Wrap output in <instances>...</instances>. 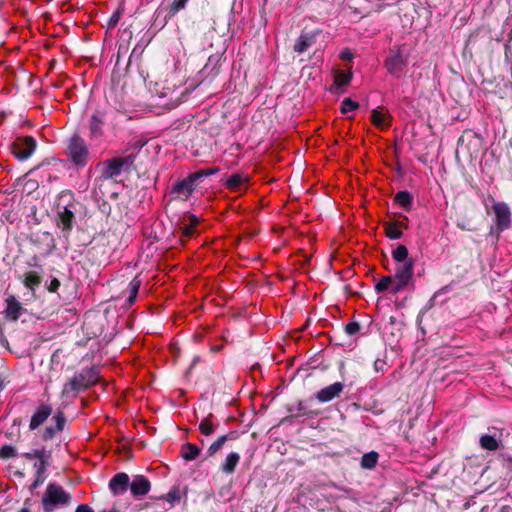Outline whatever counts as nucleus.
<instances>
[{
	"label": "nucleus",
	"instance_id": "1",
	"mask_svg": "<svg viewBox=\"0 0 512 512\" xmlns=\"http://www.w3.org/2000/svg\"><path fill=\"white\" fill-rule=\"evenodd\" d=\"M214 172L215 170L213 169H205L189 174L188 177L177 182L172 187V194H174L177 199L186 200L195 190L200 180L206 176L214 174Z\"/></svg>",
	"mask_w": 512,
	"mask_h": 512
},
{
	"label": "nucleus",
	"instance_id": "2",
	"mask_svg": "<svg viewBox=\"0 0 512 512\" xmlns=\"http://www.w3.org/2000/svg\"><path fill=\"white\" fill-rule=\"evenodd\" d=\"M98 380V376L93 370H84L75 375L69 382H67L62 390L63 398H70L75 396L78 391L94 384Z\"/></svg>",
	"mask_w": 512,
	"mask_h": 512
},
{
	"label": "nucleus",
	"instance_id": "3",
	"mask_svg": "<svg viewBox=\"0 0 512 512\" xmlns=\"http://www.w3.org/2000/svg\"><path fill=\"white\" fill-rule=\"evenodd\" d=\"M69 500L70 496L62 487L55 484H49L42 498L44 512H52L56 505H65Z\"/></svg>",
	"mask_w": 512,
	"mask_h": 512
},
{
	"label": "nucleus",
	"instance_id": "4",
	"mask_svg": "<svg viewBox=\"0 0 512 512\" xmlns=\"http://www.w3.org/2000/svg\"><path fill=\"white\" fill-rule=\"evenodd\" d=\"M413 276V260L398 263L395 269L393 293H397L408 285Z\"/></svg>",
	"mask_w": 512,
	"mask_h": 512
},
{
	"label": "nucleus",
	"instance_id": "5",
	"mask_svg": "<svg viewBox=\"0 0 512 512\" xmlns=\"http://www.w3.org/2000/svg\"><path fill=\"white\" fill-rule=\"evenodd\" d=\"M36 149V141L31 136L18 137L12 144V152L19 160L28 159Z\"/></svg>",
	"mask_w": 512,
	"mask_h": 512
},
{
	"label": "nucleus",
	"instance_id": "6",
	"mask_svg": "<svg viewBox=\"0 0 512 512\" xmlns=\"http://www.w3.org/2000/svg\"><path fill=\"white\" fill-rule=\"evenodd\" d=\"M68 153L76 165H84L88 157V149L83 139L74 136L70 140Z\"/></svg>",
	"mask_w": 512,
	"mask_h": 512
},
{
	"label": "nucleus",
	"instance_id": "7",
	"mask_svg": "<svg viewBox=\"0 0 512 512\" xmlns=\"http://www.w3.org/2000/svg\"><path fill=\"white\" fill-rule=\"evenodd\" d=\"M495 214V223L500 231H503L511 225V211L509 206L504 202H494L492 206Z\"/></svg>",
	"mask_w": 512,
	"mask_h": 512
},
{
	"label": "nucleus",
	"instance_id": "8",
	"mask_svg": "<svg viewBox=\"0 0 512 512\" xmlns=\"http://www.w3.org/2000/svg\"><path fill=\"white\" fill-rule=\"evenodd\" d=\"M130 163H131V161L129 160V158H126V159H122V158L111 159V160L107 161L104 164V167H103V170H102V175L105 178H114V177L118 176L121 173V171H122L124 166H127Z\"/></svg>",
	"mask_w": 512,
	"mask_h": 512
},
{
	"label": "nucleus",
	"instance_id": "9",
	"mask_svg": "<svg viewBox=\"0 0 512 512\" xmlns=\"http://www.w3.org/2000/svg\"><path fill=\"white\" fill-rule=\"evenodd\" d=\"M344 389V385L340 382H335L323 389L319 390L316 394V398L319 402L325 403L338 397Z\"/></svg>",
	"mask_w": 512,
	"mask_h": 512
},
{
	"label": "nucleus",
	"instance_id": "10",
	"mask_svg": "<svg viewBox=\"0 0 512 512\" xmlns=\"http://www.w3.org/2000/svg\"><path fill=\"white\" fill-rule=\"evenodd\" d=\"M129 488L133 496L142 497L150 491L151 483L143 475H136L130 482Z\"/></svg>",
	"mask_w": 512,
	"mask_h": 512
},
{
	"label": "nucleus",
	"instance_id": "11",
	"mask_svg": "<svg viewBox=\"0 0 512 512\" xmlns=\"http://www.w3.org/2000/svg\"><path fill=\"white\" fill-rule=\"evenodd\" d=\"M130 486V478L126 473H117L109 482V489L113 495H121Z\"/></svg>",
	"mask_w": 512,
	"mask_h": 512
},
{
	"label": "nucleus",
	"instance_id": "12",
	"mask_svg": "<svg viewBox=\"0 0 512 512\" xmlns=\"http://www.w3.org/2000/svg\"><path fill=\"white\" fill-rule=\"evenodd\" d=\"M52 422L54 424H50L45 428V431L43 433V439L44 440H50L54 438L58 433H60L65 426V417L64 414L60 411H58L52 418Z\"/></svg>",
	"mask_w": 512,
	"mask_h": 512
},
{
	"label": "nucleus",
	"instance_id": "13",
	"mask_svg": "<svg viewBox=\"0 0 512 512\" xmlns=\"http://www.w3.org/2000/svg\"><path fill=\"white\" fill-rule=\"evenodd\" d=\"M5 303V317L11 321H17L25 311L22 304L14 296H9Z\"/></svg>",
	"mask_w": 512,
	"mask_h": 512
},
{
	"label": "nucleus",
	"instance_id": "14",
	"mask_svg": "<svg viewBox=\"0 0 512 512\" xmlns=\"http://www.w3.org/2000/svg\"><path fill=\"white\" fill-rule=\"evenodd\" d=\"M51 413L52 408L50 405L43 404L40 407H38L31 417L29 428L31 430L37 429L48 419Z\"/></svg>",
	"mask_w": 512,
	"mask_h": 512
},
{
	"label": "nucleus",
	"instance_id": "15",
	"mask_svg": "<svg viewBox=\"0 0 512 512\" xmlns=\"http://www.w3.org/2000/svg\"><path fill=\"white\" fill-rule=\"evenodd\" d=\"M371 122L380 129H387L391 125V115L383 108L372 110Z\"/></svg>",
	"mask_w": 512,
	"mask_h": 512
},
{
	"label": "nucleus",
	"instance_id": "16",
	"mask_svg": "<svg viewBox=\"0 0 512 512\" xmlns=\"http://www.w3.org/2000/svg\"><path fill=\"white\" fill-rule=\"evenodd\" d=\"M406 62L402 55L400 53H397L387 59L386 61V68L391 74L399 75L402 72L403 67L405 66Z\"/></svg>",
	"mask_w": 512,
	"mask_h": 512
},
{
	"label": "nucleus",
	"instance_id": "17",
	"mask_svg": "<svg viewBox=\"0 0 512 512\" xmlns=\"http://www.w3.org/2000/svg\"><path fill=\"white\" fill-rule=\"evenodd\" d=\"M239 462L240 455L237 452H230L221 465L222 472L227 475L233 474Z\"/></svg>",
	"mask_w": 512,
	"mask_h": 512
},
{
	"label": "nucleus",
	"instance_id": "18",
	"mask_svg": "<svg viewBox=\"0 0 512 512\" xmlns=\"http://www.w3.org/2000/svg\"><path fill=\"white\" fill-rule=\"evenodd\" d=\"M247 181L248 178L245 175L233 174L226 180L225 185L228 189L237 192L241 190Z\"/></svg>",
	"mask_w": 512,
	"mask_h": 512
},
{
	"label": "nucleus",
	"instance_id": "19",
	"mask_svg": "<svg viewBox=\"0 0 512 512\" xmlns=\"http://www.w3.org/2000/svg\"><path fill=\"white\" fill-rule=\"evenodd\" d=\"M315 43L314 34H302L294 45L295 52L303 53Z\"/></svg>",
	"mask_w": 512,
	"mask_h": 512
},
{
	"label": "nucleus",
	"instance_id": "20",
	"mask_svg": "<svg viewBox=\"0 0 512 512\" xmlns=\"http://www.w3.org/2000/svg\"><path fill=\"white\" fill-rule=\"evenodd\" d=\"M25 457L28 459L37 458L39 460V463L35 464V467L37 468L38 472H41L45 469L46 460L48 458V455L46 454L45 450H33L29 453H26Z\"/></svg>",
	"mask_w": 512,
	"mask_h": 512
},
{
	"label": "nucleus",
	"instance_id": "21",
	"mask_svg": "<svg viewBox=\"0 0 512 512\" xmlns=\"http://www.w3.org/2000/svg\"><path fill=\"white\" fill-rule=\"evenodd\" d=\"M103 120L96 114L90 120V135L91 137L98 138L102 135Z\"/></svg>",
	"mask_w": 512,
	"mask_h": 512
},
{
	"label": "nucleus",
	"instance_id": "22",
	"mask_svg": "<svg viewBox=\"0 0 512 512\" xmlns=\"http://www.w3.org/2000/svg\"><path fill=\"white\" fill-rule=\"evenodd\" d=\"M200 454V449L191 443H187L182 447V457L187 461L196 459Z\"/></svg>",
	"mask_w": 512,
	"mask_h": 512
},
{
	"label": "nucleus",
	"instance_id": "23",
	"mask_svg": "<svg viewBox=\"0 0 512 512\" xmlns=\"http://www.w3.org/2000/svg\"><path fill=\"white\" fill-rule=\"evenodd\" d=\"M377 461H378V453L371 451L362 456L361 466L365 469H372L376 466Z\"/></svg>",
	"mask_w": 512,
	"mask_h": 512
},
{
	"label": "nucleus",
	"instance_id": "24",
	"mask_svg": "<svg viewBox=\"0 0 512 512\" xmlns=\"http://www.w3.org/2000/svg\"><path fill=\"white\" fill-rule=\"evenodd\" d=\"M23 283L28 289L34 290L35 287L40 285L41 278L36 272L30 271L25 275Z\"/></svg>",
	"mask_w": 512,
	"mask_h": 512
},
{
	"label": "nucleus",
	"instance_id": "25",
	"mask_svg": "<svg viewBox=\"0 0 512 512\" xmlns=\"http://www.w3.org/2000/svg\"><path fill=\"white\" fill-rule=\"evenodd\" d=\"M480 445L483 449L489 451H495L499 447L498 441L490 435H483L480 438Z\"/></svg>",
	"mask_w": 512,
	"mask_h": 512
},
{
	"label": "nucleus",
	"instance_id": "26",
	"mask_svg": "<svg viewBox=\"0 0 512 512\" xmlns=\"http://www.w3.org/2000/svg\"><path fill=\"white\" fill-rule=\"evenodd\" d=\"M392 256L397 263L412 261V259L408 258V250L404 245L397 246V248L393 250Z\"/></svg>",
	"mask_w": 512,
	"mask_h": 512
},
{
	"label": "nucleus",
	"instance_id": "27",
	"mask_svg": "<svg viewBox=\"0 0 512 512\" xmlns=\"http://www.w3.org/2000/svg\"><path fill=\"white\" fill-rule=\"evenodd\" d=\"M140 285H141V280L138 278V277H135L130 283H129V296H128V303L131 305L134 303L136 297H137V294H138V291H139V288H140Z\"/></svg>",
	"mask_w": 512,
	"mask_h": 512
},
{
	"label": "nucleus",
	"instance_id": "28",
	"mask_svg": "<svg viewBox=\"0 0 512 512\" xmlns=\"http://www.w3.org/2000/svg\"><path fill=\"white\" fill-rule=\"evenodd\" d=\"M59 218L63 225V229H70L72 226V220L74 218V214L72 211L68 210L66 207L63 211L59 212Z\"/></svg>",
	"mask_w": 512,
	"mask_h": 512
},
{
	"label": "nucleus",
	"instance_id": "29",
	"mask_svg": "<svg viewBox=\"0 0 512 512\" xmlns=\"http://www.w3.org/2000/svg\"><path fill=\"white\" fill-rule=\"evenodd\" d=\"M352 78L351 72L337 71L334 76V84L338 87L347 85Z\"/></svg>",
	"mask_w": 512,
	"mask_h": 512
},
{
	"label": "nucleus",
	"instance_id": "30",
	"mask_svg": "<svg viewBox=\"0 0 512 512\" xmlns=\"http://www.w3.org/2000/svg\"><path fill=\"white\" fill-rule=\"evenodd\" d=\"M385 233L390 239H399L402 236V231L397 223H387Z\"/></svg>",
	"mask_w": 512,
	"mask_h": 512
},
{
	"label": "nucleus",
	"instance_id": "31",
	"mask_svg": "<svg viewBox=\"0 0 512 512\" xmlns=\"http://www.w3.org/2000/svg\"><path fill=\"white\" fill-rule=\"evenodd\" d=\"M394 287V277L393 276H385L379 280V282L376 284L375 289L378 292H383L389 288L393 291Z\"/></svg>",
	"mask_w": 512,
	"mask_h": 512
},
{
	"label": "nucleus",
	"instance_id": "32",
	"mask_svg": "<svg viewBox=\"0 0 512 512\" xmlns=\"http://www.w3.org/2000/svg\"><path fill=\"white\" fill-rule=\"evenodd\" d=\"M188 221H189V223H185L184 226L181 227L182 235L185 236V237H191L192 236L193 229L197 225L198 219H197L196 216L190 215L188 217Z\"/></svg>",
	"mask_w": 512,
	"mask_h": 512
},
{
	"label": "nucleus",
	"instance_id": "33",
	"mask_svg": "<svg viewBox=\"0 0 512 512\" xmlns=\"http://www.w3.org/2000/svg\"><path fill=\"white\" fill-rule=\"evenodd\" d=\"M411 200L410 194L406 191H400L395 196V201L406 209L410 208Z\"/></svg>",
	"mask_w": 512,
	"mask_h": 512
},
{
	"label": "nucleus",
	"instance_id": "34",
	"mask_svg": "<svg viewBox=\"0 0 512 512\" xmlns=\"http://www.w3.org/2000/svg\"><path fill=\"white\" fill-rule=\"evenodd\" d=\"M358 108V103L353 101L351 98H345L342 103L340 110L343 114H347L351 111H354Z\"/></svg>",
	"mask_w": 512,
	"mask_h": 512
},
{
	"label": "nucleus",
	"instance_id": "35",
	"mask_svg": "<svg viewBox=\"0 0 512 512\" xmlns=\"http://www.w3.org/2000/svg\"><path fill=\"white\" fill-rule=\"evenodd\" d=\"M226 441H227L226 435L220 436L215 442H213L209 446V448H208L209 455L212 456L215 453H217L222 448V446L225 444Z\"/></svg>",
	"mask_w": 512,
	"mask_h": 512
},
{
	"label": "nucleus",
	"instance_id": "36",
	"mask_svg": "<svg viewBox=\"0 0 512 512\" xmlns=\"http://www.w3.org/2000/svg\"><path fill=\"white\" fill-rule=\"evenodd\" d=\"M199 429L203 435H210L214 432V425L209 420V418H205L201 421L199 425Z\"/></svg>",
	"mask_w": 512,
	"mask_h": 512
},
{
	"label": "nucleus",
	"instance_id": "37",
	"mask_svg": "<svg viewBox=\"0 0 512 512\" xmlns=\"http://www.w3.org/2000/svg\"><path fill=\"white\" fill-rule=\"evenodd\" d=\"M165 501H167L171 506L174 505L175 502L179 501V491L177 489L170 490L165 496L161 497Z\"/></svg>",
	"mask_w": 512,
	"mask_h": 512
},
{
	"label": "nucleus",
	"instance_id": "38",
	"mask_svg": "<svg viewBox=\"0 0 512 512\" xmlns=\"http://www.w3.org/2000/svg\"><path fill=\"white\" fill-rule=\"evenodd\" d=\"M16 456V450L10 445H5L0 449V457L10 458Z\"/></svg>",
	"mask_w": 512,
	"mask_h": 512
},
{
	"label": "nucleus",
	"instance_id": "39",
	"mask_svg": "<svg viewBox=\"0 0 512 512\" xmlns=\"http://www.w3.org/2000/svg\"><path fill=\"white\" fill-rule=\"evenodd\" d=\"M187 2L188 0H174L170 8V13H177L186 6Z\"/></svg>",
	"mask_w": 512,
	"mask_h": 512
},
{
	"label": "nucleus",
	"instance_id": "40",
	"mask_svg": "<svg viewBox=\"0 0 512 512\" xmlns=\"http://www.w3.org/2000/svg\"><path fill=\"white\" fill-rule=\"evenodd\" d=\"M345 331L349 335H353L359 331V325L355 322L348 323L345 327Z\"/></svg>",
	"mask_w": 512,
	"mask_h": 512
},
{
	"label": "nucleus",
	"instance_id": "41",
	"mask_svg": "<svg viewBox=\"0 0 512 512\" xmlns=\"http://www.w3.org/2000/svg\"><path fill=\"white\" fill-rule=\"evenodd\" d=\"M386 362L382 359H376L374 362V369L377 372L384 371Z\"/></svg>",
	"mask_w": 512,
	"mask_h": 512
},
{
	"label": "nucleus",
	"instance_id": "42",
	"mask_svg": "<svg viewBox=\"0 0 512 512\" xmlns=\"http://www.w3.org/2000/svg\"><path fill=\"white\" fill-rule=\"evenodd\" d=\"M75 512H94V511L90 506H88L86 504H81L76 508Z\"/></svg>",
	"mask_w": 512,
	"mask_h": 512
},
{
	"label": "nucleus",
	"instance_id": "43",
	"mask_svg": "<svg viewBox=\"0 0 512 512\" xmlns=\"http://www.w3.org/2000/svg\"><path fill=\"white\" fill-rule=\"evenodd\" d=\"M59 286H60V282H59V280H57V279H53V280L51 281V283H50L49 291H50V292H55V291L58 289V287H59Z\"/></svg>",
	"mask_w": 512,
	"mask_h": 512
},
{
	"label": "nucleus",
	"instance_id": "44",
	"mask_svg": "<svg viewBox=\"0 0 512 512\" xmlns=\"http://www.w3.org/2000/svg\"><path fill=\"white\" fill-rule=\"evenodd\" d=\"M340 56L344 60H350L352 58V54L349 51H342Z\"/></svg>",
	"mask_w": 512,
	"mask_h": 512
},
{
	"label": "nucleus",
	"instance_id": "45",
	"mask_svg": "<svg viewBox=\"0 0 512 512\" xmlns=\"http://www.w3.org/2000/svg\"><path fill=\"white\" fill-rule=\"evenodd\" d=\"M101 512H120V510H119V509H117L116 507H113V508H111V509H109V510H103V511H101Z\"/></svg>",
	"mask_w": 512,
	"mask_h": 512
},
{
	"label": "nucleus",
	"instance_id": "46",
	"mask_svg": "<svg viewBox=\"0 0 512 512\" xmlns=\"http://www.w3.org/2000/svg\"><path fill=\"white\" fill-rule=\"evenodd\" d=\"M4 387H5V381H4V379L2 377H0V391L2 389H4Z\"/></svg>",
	"mask_w": 512,
	"mask_h": 512
},
{
	"label": "nucleus",
	"instance_id": "47",
	"mask_svg": "<svg viewBox=\"0 0 512 512\" xmlns=\"http://www.w3.org/2000/svg\"><path fill=\"white\" fill-rule=\"evenodd\" d=\"M19 512H30V510L28 508L24 507Z\"/></svg>",
	"mask_w": 512,
	"mask_h": 512
}]
</instances>
